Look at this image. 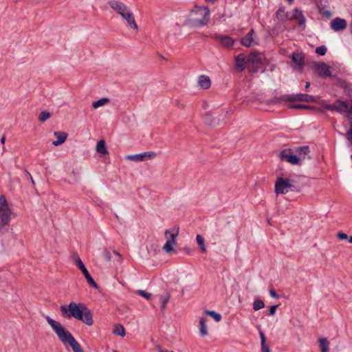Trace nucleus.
Wrapping results in <instances>:
<instances>
[{
  "label": "nucleus",
  "mask_w": 352,
  "mask_h": 352,
  "mask_svg": "<svg viewBox=\"0 0 352 352\" xmlns=\"http://www.w3.org/2000/svg\"><path fill=\"white\" fill-rule=\"evenodd\" d=\"M60 309L65 318H70L73 317L88 326H91L94 324L92 314L84 303H76L72 301L68 306L61 305Z\"/></svg>",
  "instance_id": "nucleus-1"
},
{
  "label": "nucleus",
  "mask_w": 352,
  "mask_h": 352,
  "mask_svg": "<svg viewBox=\"0 0 352 352\" xmlns=\"http://www.w3.org/2000/svg\"><path fill=\"white\" fill-rule=\"evenodd\" d=\"M45 319L63 344H69L72 347L73 352H84L81 346L75 340L72 334L62 326L59 322L54 320L50 316H46Z\"/></svg>",
  "instance_id": "nucleus-2"
},
{
  "label": "nucleus",
  "mask_w": 352,
  "mask_h": 352,
  "mask_svg": "<svg viewBox=\"0 0 352 352\" xmlns=\"http://www.w3.org/2000/svg\"><path fill=\"white\" fill-rule=\"evenodd\" d=\"M109 4L113 10L116 11L118 14L127 21L129 25L132 29H138L133 14L125 4L118 1H111L109 2Z\"/></svg>",
  "instance_id": "nucleus-3"
},
{
  "label": "nucleus",
  "mask_w": 352,
  "mask_h": 352,
  "mask_svg": "<svg viewBox=\"0 0 352 352\" xmlns=\"http://www.w3.org/2000/svg\"><path fill=\"white\" fill-rule=\"evenodd\" d=\"M210 10L208 7L196 6L190 14V23L195 27H202L208 23Z\"/></svg>",
  "instance_id": "nucleus-4"
},
{
  "label": "nucleus",
  "mask_w": 352,
  "mask_h": 352,
  "mask_svg": "<svg viewBox=\"0 0 352 352\" xmlns=\"http://www.w3.org/2000/svg\"><path fill=\"white\" fill-rule=\"evenodd\" d=\"M12 211L6 198L4 195H0V232L6 233L8 230L5 228L8 226L11 220Z\"/></svg>",
  "instance_id": "nucleus-5"
},
{
  "label": "nucleus",
  "mask_w": 352,
  "mask_h": 352,
  "mask_svg": "<svg viewBox=\"0 0 352 352\" xmlns=\"http://www.w3.org/2000/svg\"><path fill=\"white\" fill-rule=\"evenodd\" d=\"M295 102L300 101L305 102H315L316 98L309 94H298L292 95H284L280 97H276L272 99L270 103H279L280 102Z\"/></svg>",
  "instance_id": "nucleus-6"
},
{
  "label": "nucleus",
  "mask_w": 352,
  "mask_h": 352,
  "mask_svg": "<svg viewBox=\"0 0 352 352\" xmlns=\"http://www.w3.org/2000/svg\"><path fill=\"white\" fill-rule=\"evenodd\" d=\"M294 180H289L287 178H283L281 177H278L275 182L274 185V191L276 195L279 194H286L288 192L289 188H294L292 190L299 191L300 189L296 188L292 182Z\"/></svg>",
  "instance_id": "nucleus-7"
},
{
  "label": "nucleus",
  "mask_w": 352,
  "mask_h": 352,
  "mask_svg": "<svg viewBox=\"0 0 352 352\" xmlns=\"http://www.w3.org/2000/svg\"><path fill=\"white\" fill-rule=\"evenodd\" d=\"M248 69L250 72L256 73L261 68L262 58L259 52H252L247 58Z\"/></svg>",
  "instance_id": "nucleus-8"
},
{
  "label": "nucleus",
  "mask_w": 352,
  "mask_h": 352,
  "mask_svg": "<svg viewBox=\"0 0 352 352\" xmlns=\"http://www.w3.org/2000/svg\"><path fill=\"white\" fill-rule=\"evenodd\" d=\"M178 234L179 228H173L172 230V232L170 230H166L165 231L164 235L167 240L162 248L165 252L170 253L174 250L173 245L176 244V237L178 236Z\"/></svg>",
  "instance_id": "nucleus-9"
},
{
  "label": "nucleus",
  "mask_w": 352,
  "mask_h": 352,
  "mask_svg": "<svg viewBox=\"0 0 352 352\" xmlns=\"http://www.w3.org/2000/svg\"><path fill=\"white\" fill-rule=\"evenodd\" d=\"M73 259L76 265L78 267V268L81 270L82 274H84L87 283L95 289H98V285L95 282L93 278L89 274L88 270L85 267L84 263L81 261L80 258L78 255H74Z\"/></svg>",
  "instance_id": "nucleus-10"
},
{
  "label": "nucleus",
  "mask_w": 352,
  "mask_h": 352,
  "mask_svg": "<svg viewBox=\"0 0 352 352\" xmlns=\"http://www.w3.org/2000/svg\"><path fill=\"white\" fill-rule=\"evenodd\" d=\"M279 157L282 161H286L291 164H298L300 159L296 155L292 154V151L290 148L284 149L279 153Z\"/></svg>",
  "instance_id": "nucleus-11"
},
{
  "label": "nucleus",
  "mask_w": 352,
  "mask_h": 352,
  "mask_svg": "<svg viewBox=\"0 0 352 352\" xmlns=\"http://www.w3.org/2000/svg\"><path fill=\"white\" fill-rule=\"evenodd\" d=\"M286 18L288 20H298L299 26L305 28L306 20L302 10L298 8H295L292 12L287 13Z\"/></svg>",
  "instance_id": "nucleus-12"
},
{
  "label": "nucleus",
  "mask_w": 352,
  "mask_h": 352,
  "mask_svg": "<svg viewBox=\"0 0 352 352\" xmlns=\"http://www.w3.org/2000/svg\"><path fill=\"white\" fill-rule=\"evenodd\" d=\"M313 68L320 77L325 78L331 76L330 67L324 63L314 62Z\"/></svg>",
  "instance_id": "nucleus-13"
},
{
  "label": "nucleus",
  "mask_w": 352,
  "mask_h": 352,
  "mask_svg": "<svg viewBox=\"0 0 352 352\" xmlns=\"http://www.w3.org/2000/svg\"><path fill=\"white\" fill-rule=\"evenodd\" d=\"M156 156L154 152H145L143 153L131 155L126 157V159L135 162L144 161L146 159H152Z\"/></svg>",
  "instance_id": "nucleus-14"
},
{
  "label": "nucleus",
  "mask_w": 352,
  "mask_h": 352,
  "mask_svg": "<svg viewBox=\"0 0 352 352\" xmlns=\"http://www.w3.org/2000/svg\"><path fill=\"white\" fill-rule=\"evenodd\" d=\"M347 23L345 19L336 17L331 23V28L336 32L342 31L346 28Z\"/></svg>",
  "instance_id": "nucleus-15"
},
{
  "label": "nucleus",
  "mask_w": 352,
  "mask_h": 352,
  "mask_svg": "<svg viewBox=\"0 0 352 352\" xmlns=\"http://www.w3.org/2000/svg\"><path fill=\"white\" fill-rule=\"evenodd\" d=\"M247 60L243 54H240L235 57V68L239 72H243L246 67Z\"/></svg>",
  "instance_id": "nucleus-16"
},
{
  "label": "nucleus",
  "mask_w": 352,
  "mask_h": 352,
  "mask_svg": "<svg viewBox=\"0 0 352 352\" xmlns=\"http://www.w3.org/2000/svg\"><path fill=\"white\" fill-rule=\"evenodd\" d=\"M215 38L225 47L230 48L233 46L234 41L228 36L215 35Z\"/></svg>",
  "instance_id": "nucleus-17"
},
{
  "label": "nucleus",
  "mask_w": 352,
  "mask_h": 352,
  "mask_svg": "<svg viewBox=\"0 0 352 352\" xmlns=\"http://www.w3.org/2000/svg\"><path fill=\"white\" fill-rule=\"evenodd\" d=\"M292 61L297 65L300 71H302L305 65V56L302 53L294 52L292 54Z\"/></svg>",
  "instance_id": "nucleus-18"
},
{
  "label": "nucleus",
  "mask_w": 352,
  "mask_h": 352,
  "mask_svg": "<svg viewBox=\"0 0 352 352\" xmlns=\"http://www.w3.org/2000/svg\"><path fill=\"white\" fill-rule=\"evenodd\" d=\"M54 135L57 138V140L52 142L53 145L58 146L64 143L67 138V133L66 132L55 131Z\"/></svg>",
  "instance_id": "nucleus-19"
},
{
  "label": "nucleus",
  "mask_w": 352,
  "mask_h": 352,
  "mask_svg": "<svg viewBox=\"0 0 352 352\" xmlns=\"http://www.w3.org/2000/svg\"><path fill=\"white\" fill-rule=\"evenodd\" d=\"M158 296L161 301V311L164 312L170 298V294L168 291L164 290L162 294H160Z\"/></svg>",
  "instance_id": "nucleus-20"
},
{
  "label": "nucleus",
  "mask_w": 352,
  "mask_h": 352,
  "mask_svg": "<svg viewBox=\"0 0 352 352\" xmlns=\"http://www.w3.org/2000/svg\"><path fill=\"white\" fill-rule=\"evenodd\" d=\"M254 30L252 29L246 36L241 38V44L245 47H250L254 44L253 35L254 34Z\"/></svg>",
  "instance_id": "nucleus-21"
},
{
  "label": "nucleus",
  "mask_w": 352,
  "mask_h": 352,
  "mask_svg": "<svg viewBox=\"0 0 352 352\" xmlns=\"http://www.w3.org/2000/svg\"><path fill=\"white\" fill-rule=\"evenodd\" d=\"M198 84L201 88L204 89H208L211 85V81L208 76L201 75L198 78Z\"/></svg>",
  "instance_id": "nucleus-22"
},
{
  "label": "nucleus",
  "mask_w": 352,
  "mask_h": 352,
  "mask_svg": "<svg viewBox=\"0 0 352 352\" xmlns=\"http://www.w3.org/2000/svg\"><path fill=\"white\" fill-rule=\"evenodd\" d=\"M336 104L337 109H339V110H337V112H338V113L346 112L347 113V109L349 108V104L347 102L342 101L341 100H337L336 102Z\"/></svg>",
  "instance_id": "nucleus-23"
},
{
  "label": "nucleus",
  "mask_w": 352,
  "mask_h": 352,
  "mask_svg": "<svg viewBox=\"0 0 352 352\" xmlns=\"http://www.w3.org/2000/svg\"><path fill=\"white\" fill-rule=\"evenodd\" d=\"M96 151L98 153L105 155L108 153V151L106 148V143L104 140H100L96 145Z\"/></svg>",
  "instance_id": "nucleus-24"
},
{
  "label": "nucleus",
  "mask_w": 352,
  "mask_h": 352,
  "mask_svg": "<svg viewBox=\"0 0 352 352\" xmlns=\"http://www.w3.org/2000/svg\"><path fill=\"white\" fill-rule=\"evenodd\" d=\"M319 346L321 352H328L329 349V342L325 338H321L318 340Z\"/></svg>",
  "instance_id": "nucleus-25"
},
{
  "label": "nucleus",
  "mask_w": 352,
  "mask_h": 352,
  "mask_svg": "<svg viewBox=\"0 0 352 352\" xmlns=\"http://www.w3.org/2000/svg\"><path fill=\"white\" fill-rule=\"evenodd\" d=\"M206 322V319L204 317L199 320V333L201 336H206L208 334Z\"/></svg>",
  "instance_id": "nucleus-26"
},
{
  "label": "nucleus",
  "mask_w": 352,
  "mask_h": 352,
  "mask_svg": "<svg viewBox=\"0 0 352 352\" xmlns=\"http://www.w3.org/2000/svg\"><path fill=\"white\" fill-rule=\"evenodd\" d=\"M204 122L206 124L210 126L214 125V118L211 113L207 112L204 114Z\"/></svg>",
  "instance_id": "nucleus-27"
},
{
  "label": "nucleus",
  "mask_w": 352,
  "mask_h": 352,
  "mask_svg": "<svg viewBox=\"0 0 352 352\" xmlns=\"http://www.w3.org/2000/svg\"><path fill=\"white\" fill-rule=\"evenodd\" d=\"M113 333L115 335L120 336L122 337H124L125 336L124 328L121 324H116L113 329Z\"/></svg>",
  "instance_id": "nucleus-28"
},
{
  "label": "nucleus",
  "mask_w": 352,
  "mask_h": 352,
  "mask_svg": "<svg viewBox=\"0 0 352 352\" xmlns=\"http://www.w3.org/2000/svg\"><path fill=\"white\" fill-rule=\"evenodd\" d=\"M288 108L291 109H298V110L312 109V107L311 106L302 104H289L288 106Z\"/></svg>",
  "instance_id": "nucleus-29"
},
{
  "label": "nucleus",
  "mask_w": 352,
  "mask_h": 352,
  "mask_svg": "<svg viewBox=\"0 0 352 352\" xmlns=\"http://www.w3.org/2000/svg\"><path fill=\"white\" fill-rule=\"evenodd\" d=\"M321 104L325 109L329 110V111L337 112V110H339L338 109H337L336 103L330 104H327L326 102V101L322 100L321 102Z\"/></svg>",
  "instance_id": "nucleus-30"
},
{
  "label": "nucleus",
  "mask_w": 352,
  "mask_h": 352,
  "mask_svg": "<svg viewBox=\"0 0 352 352\" xmlns=\"http://www.w3.org/2000/svg\"><path fill=\"white\" fill-rule=\"evenodd\" d=\"M196 239H197V243L199 244V245L200 247L201 252H206V248L205 244H204V238L201 235L197 234Z\"/></svg>",
  "instance_id": "nucleus-31"
},
{
  "label": "nucleus",
  "mask_w": 352,
  "mask_h": 352,
  "mask_svg": "<svg viewBox=\"0 0 352 352\" xmlns=\"http://www.w3.org/2000/svg\"><path fill=\"white\" fill-rule=\"evenodd\" d=\"M109 102V100L107 98H102L97 101L93 102V107L97 109L100 106H102Z\"/></svg>",
  "instance_id": "nucleus-32"
},
{
  "label": "nucleus",
  "mask_w": 352,
  "mask_h": 352,
  "mask_svg": "<svg viewBox=\"0 0 352 352\" xmlns=\"http://www.w3.org/2000/svg\"><path fill=\"white\" fill-rule=\"evenodd\" d=\"M51 117V113L48 111H43L38 115V120L41 122H44Z\"/></svg>",
  "instance_id": "nucleus-33"
},
{
  "label": "nucleus",
  "mask_w": 352,
  "mask_h": 352,
  "mask_svg": "<svg viewBox=\"0 0 352 352\" xmlns=\"http://www.w3.org/2000/svg\"><path fill=\"white\" fill-rule=\"evenodd\" d=\"M80 173L77 169H74L71 173V177L72 178V183H77L80 181Z\"/></svg>",
  "instance_id": "nucleus-34"
},
{
  "label": "nucleus",
  "mask_w": 352,
  "mask_h": 352,
  "mask_svg": "<svg viewBox=\"0 0 352 352\" xmlns=\"http://www.w3.org/2000/svg\"><path fill=\"white\" fill-rule=\"evenodd\" d=\"M205 314L213 318L217 322H219L221 319V314L215 312L214 311L206 310Z\"/></svg>",
  "instance_id": "nucleus-35"
},
{
  "label": "nucleus",
  "mask_w": 352,
  "mask_h": 352,
  "mask_svg": "<svg viewBox=\"0 0 352 352\" xmlns=\"http://www.w3.org/2000/svg\"><path fill=\"white\" fill-rule=\"evenodd\" d=\"M265 307V303L261 300H255L253 303V309L254 311H258L263 309Z\"/></svg>",
  "instance_id": "nucleus-36"
},
{
  "label": "nucleus",
  "mask_w": 352,
  "mask_h": 352,
  "mask_svg": "<svg viewBox=\"0 0 352 352\" xmlns=\"http://www.w3.org/2000/svg\"><path fill=\"white\" fill-rule=\"evenodd\" d=\"M297 152L300 155H307L309 153V148L308 146H300L298 148Z\"/></svg>",
  "instance_id": "nucleus-37"
},
{
  "label": "nucleus",
  "mask_w": 352,
  "mask_h": 352,
  "mask_svg": "<svg viewBox=\"0 0 352 352\" xmlns=\"http://www.w3.org/2000/svg\"><path fill=\"white\" fill-rule=\"evenodd\" d=\"M136 293L138 294H139L140 296L146 298L147 300H149L151 299V296H152V294L151 293H148V292H146L144 290H141V289H139L136 292Z\"/></svg>",
  "instance_id": "nucleus-38"
},
{
  "label": "nucleus",
  "mask_w": 352,
  "mask_h": 352,
  "mask_svg": "<svg viewBox=\"0 0 352 352\" xmlns=\"http://www.w3.org/2000/svg\"><path fill=\"white\" fill-rule=\"evenodd\" d=\"M327 52V47L324 45H322L320 47H316V53L320 56L325 55Z\"/></svg>",
  "instance_id": "nucleus-39"
},
{
  "label": "nucleus",
  "mask_w": 352,
  "mask_h": 352,
  "mask_svg": "<svg viewBox=\"0 0 352 352\" xmlns=\"http://www.w3.org/2000/svg\"><path fill=\"white\" fill-rule=\"evenodd\" d=\"M259 335H260V338H261V345H264V344H266V338H265V336L263 333V331H259Z\"/></svg>",
  "instance_id": "nucleus-40"
},
{
  "label": "nucleus",
  "mask_w": 352,
  "mask_h": 352,
  "mask_svg": "<svg viewBox=\"0 0 352 352\" xmlns=\"http://www.w3.org/2000/svg\"><path fill=\"white\" fill-rule=\"evenodd\" d=\"M337 236L339 239L340 240H346L348 239V236L346 233H344V232H338L337 234Z\"/></svg>",
  "instance_id": "nucleus-41"
},
{
  "label": "nucleus",
  "mask_w": 352,
  "mask_h": 352,
  "mask_svg": "<svg viewBox=\"0 0 352 352\" xmlns=\"http://www.w3.org/2000/svg\"><path fill=\"white\" fill-rule=\"evenodd\" d=\"M278 307V305H272L270 307V310H269V314L270 316H273L275 314V312H276V310L277 309V307Z\"/></svg>",
  "instance_id": "nucleus-42"
},
{
  "label": "nucleus",
  "mask_w": 352,
  "mask_h": 352,
  "mask_svg": "<svg viewBox=\"0 0 352 352\" xmlns=\"http://www.w3.org/2000/svg\"><path fill=\"white\" fill-rule=\"evenodd\" d=\"M104 257H105V260L107 261V262H109L111 261V254L109 252V251H108L106 248L104 250Z\"/></svg>",
  "instance_id": "nucleus-43"
},
{
  "label": "nucleus",
  "mask_w": 352,
  "mask_h": 352,
  "mask_svg": "<svg viewBox=\"0 0 352 352\" xmlns=\"http://www.w3.org/2000/svg\"><path fill=\"white\" fill-rule=\"evenodd\" d=\"M351 128L347 131L346 133V135H347V139L349 140V141H351L352 140V122H351Z\"/></svg>",
  "instance_id": "nucleus-44"
},
{
  "label": "nucleus",
  "mask_w": 352,
  "mask_h": 352,
  "mask_svg": "<svg viewBox=\"0 0 352 352\" xmlns=\"http://www.w3.org/2000/svg\"><path fill=\"white\" fill-rule=\"evenodd\" d=\"M261 352H270V349L267 344L261 345Z\"/></svg>",
  "instance_id": "nucleus-45"
},
{
  "label": "nucleus",
  "mask_w": 352,
  "mask_h": 352,
  "mask_svg": "<svg viewBox=\"0 0 352 352\" xmlns=\"http://www.w3.org/2000/svg\"><path fill=\"white\" fill-rule=\"evenodd\" d=\"M270 294L272 297L274 298H278L279 297L278 295L276 294V291L273 289L270 290Z\"/></svg>",
  "instance_id": "nucleus-46"
},
{
  "label": "nucleus",
  "mask_w": 352,
  "mask_h": 352,
  "mask_svg": "<svg viewBox=\"0 0 352 352\" xmlns=\"http://www.w3.org/2000/svg\"><path fill=\"white\" fill-rule=\"evenodd\" d=\"M344 90L348 92V95L349 97H352V96L350 94V92H351V91H352L351 88L346 86V87H344Z\"/></svg>",
  "instance_id": "nucleus-47"
},
{
  "label": "nucleus",
  "mask_w": 352,
  "mask_h": 352,
  "mask_svg": "<svg viewBox=\"0 0 352 352\" xmlns=\"http://www.w3.org/2000/svg\"><path fill=\"white\" fill-rule=\"evenodd\" d=\"M25 172L28 173V175H29V177H30V179H31V182H32V185H34H34H35V182H34V179H33V178H32V175H31V174H30L28 170H25Z\"/></svg>",
  "instance_id": "nucleus-48"
},
{
  "label": "nucleus",
  "mask_w": 352,
  "mask_h": 352,
  "mask_svg": "<svg viewBox=\"0 0 352 352\" xmlns=\"http://www.w3.org/2000/svg\"><path fill=\"white\" fill-rule=\"evenodd\" d=\"M347 113H349L352 114V100H351V105H349V108L347 109Z\"/></svg>",
  "instance_id": "nucleus-49"
},
{
  "label": "nucleus",
  "mask_w": 352,
  "mask_h": 352,
  "mask_svg": "<svg viewBox=\"0 0 352 352\" xmlns=\"http://www.w3.org/2000/svg\"><path fill=\"white\" fill-rule=\"evenodd\" d=\"M284 11L282 10L280 8L278 10L277 12H276V16L278 18L280 15H281V13H283Z\"/></svg>",
  "instance_id": "nucleus-50"
},
{
  "label": "nucleus",
  "mask_w": 352,
  "mask_h": 352,
  "mask_svg": "<svg viewBox=\"0 0 352 352\" xmlns=\"http://www.w3.org/2000/svg\"><path fill=\"white\" fill-rule=\"evenodd\" d=\"M113 253L119 257L120 260H122V255L119 252L113 251Z\"/></svg>",
  "instance_id": "nucleus-51"
},
{
  "label": "nucleus",
  "mask_w": 352,
  "mask_h": 352,
  "mask_svg": "<svg viewBox=\"0 0 352 352\" xmlns=\"http://www.w3.org/2000/svg\"><path fill=\"white\" fill-rule=\"evenodd\" d=\"M310 86V83L309 82H307L305 84V89L307 90Z\"/></svg>",
  "instance_id": "nucleus-52"
},
{
  "label": "nucleus",
  "mask_w": 352,
  "mask_h": 352,
  "mask_svg": "<svg viewBox=\"0 0 352 352\" xmlns=\"http://www.w3.org/2000/svg\"><path fill=\"white\" fill-rule=\"evenodd\" d=\"M6 142V137L5 136H3L1 138V142L2 144H4Z\"/></svg>",
  "instance_id": "nucleus-53"
},
{
  "label": "nucleus",
  "mask_w": 352,
  "mask_h": 352,
  "mask_svg": "<svg viewBox=\"0 0 352 352\" xmlns=\"http://www.w3.org/2000/svg\"><path fill=\"white\" fill-rule=\"evenodd\" d=\"M326 15L329 16L331 15V12L329 11L326 12Z\"/></svg>",
  "instance_id": "nucleus-54"
},
{
  "label": "nucleus",
  "mask_w": 352,
  "mask_h": 352,
  "mask_svg": "<svg viewBox=\"0 0 352 352\" xmlns=\"http://www.w3.org/2000/svg\"><path fill=\"white\" fill-rule=\"evenodd\" d=\"M349 243H352V235L349 239Z\"/></svg>",
  "instance_id": "nucleus-55"
},
{
  "label": "nucleus",
  "mask_w": 352,
  "mask_h": 352,
  "mask_svg": "<svg viewBox=\"0 0 352 352\" xmlns=\"http://www.w3.org/2000/svg\"><path fill=\"white\" fill-rule=\"evenodd\" d=\"M160 352H170V351H167V350H160Z\"/></svg>",
  "instance_id": "nucleus-56"
},
{
  "label": "nucleus",
  "mask_w": 352,
  "mask_h": 352,
  "mask_svg": "<svg viewBox=\"0 0 352 352\" xmlns=\"http://www.w3.org/2000/svg\"><path fill=\"white\" fill-rule=\"evenodd\" d=\"M179 100H176V105H179Z\"/></svg>",
  "instance_id": "nucleus-57"
},
{
  "label": "nucleus",
  "mask_w": 352,
  "mask_h": 352,
  "mask_svg": "<svg viewBox=\"0 0 352 352\" xmlns=\"http://www.w3.org/2000/svg\"><path fill=\"white\" fill-rule=\"evenodd\" d=\"M288 1L291 2V1H292L293 0H288Z\"/></svg>",
  "instance_id": "nucleus-58"
},
{
  "label": "nucleus",
  "mask_w": 352,
  "mask_h": 352,
  "mask_svg": "<svg viewBox=\"0 0 352 352\" xmlns=\"http://www.w3.org/2000/svg\"><path fill=\"white\" fill-rule=\"evenodd\" d=\"M351 158L352 159V155H351Z\"/></svg>",
  "instance_id": "nucleus-59"
}]
</instances>
